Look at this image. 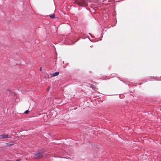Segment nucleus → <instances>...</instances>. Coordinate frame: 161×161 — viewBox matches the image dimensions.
I'll use <instances>...</instances> for the list:
<instances>
[{"label": "nucleus", "mask_w": 161, "mask_h": 161, "mask_svg": "<svg viewBox=\"0 0 161 161\" xmlns=\"http://www.w3.org/2000/svg\"><path fill=\"white\" fill-rule=\"evenodd\" d=\"M16 161H20V160H19V159H17L16 160Z\"/></svg>", "instance_id": "8"}, {"label": "nucleus", "mask_w": 161, "mask_h": 161, "mask_svg": "<svg viewBox=\"0 0 161 161\" xmlns=\"http://www.w3.org/2000/svg\"><path fill=\"white\" fill-rule=\"evenodd\" d=\"M124 97V95H122V97Z\"/></svg>", "instance_id": "11"}, {"label": "nucleus", "mask_w": 161, "mask_h": 161, "mask_svg": "<svg viewBox=\"0 0 161 161\" xmlns=\"http://www.w3.org/2000/svg\"><path fill=\"white\" fill-rule=\"evenodd\" d=\"M59 72H55L54 73H53L52 75V76H53V77L56 76L57 75H58L59 74Z\"/></svg>", "instance_id": "3"}, {"label": "nucleus", "mask_w": 161, "mask_h": 161, "mask_svg": "<svg viewBox=\"0 0 161 161\" xmlns=\"http://www.w3.org/2000/svg\"><path fill=\"white\" fill-rule=\"evenodd\" d=\"M49 88H50V87H48V88H47V90H49Z\"/></svg>", "instance_id": "9"}, {"label": "nucleus", "mask_w": 161, "mask_h": 161, "mask_svg": "<svg viewBox=\"0 0 161 161\" xmlns=\"http://www.w3.org/2000/svg\"><path fill=\"white\" fill-rule=\"evenodd\" d=\"M13 144H10L9 143H7V146H11L13 145Z\"/></svg>", "instance_id": "6"}, {"label": "nucleus", "mask_w": 161, "mask_h": 161, "mask_svg": "<svg viewBox=\"0 0 161 161\" xmlns=\"http://www.w3.org/2000/svg\"><path fill=\"white\" fill-rule=\"evenodd\" d=\"M49 16L51 18L54 19L55 17V15L53 14L50 15Z\"/></svg>", "instance_id": "4"}, {"label": "nucleus", "mask_w": 161, "mask_h": 161, "mask_svg": "<svg viewBox=\"0 0 161 161\" xmlns=\"http://www.w3.org/2000/svg\"><path fill=\"white\" fill-rule=\"evenodd\" d=\"M29 110H26V111H25V112H24V113L25 114H27L28 113H29Z\"/></svg>", "instance_id": "5"}, {"label": "nucleus", "mask_w": 161, "mask_h": 161, "mask_svg": "<svg viewBox=\"0 0 161 161\" xmlns=\"http://www.w3.org/2000/svg\"><path fill=\"white\" fill-rule=\"evenodd\" d=\"M44 153L42 151H38L35 153H34L33 156L35 159H40L43 156Z\"/></svg>", "instance_id": "1"}, {"label": "nucleus", "mask_w": 161, "mask_h": 161, "mask_svg": "<svg viewBox=\"0 0 161 161\" xmlns=\"http://www.w3.org/2000/svg\"><path fill=\"white\" fill-rule=\"evenodd\" d=\"M42 70V67H41L39 69V70L40 71H41Z\"/></svg>", "instance_id": "7"}, {"label": "nucleus", "mask_w": 161, "mask_h": 161, "mask_svg": "<svg viewBox=\"0 0 161 161\" xmlns=\"http://www.w3.org/2000/svg\"><path fill=\"white\" fill-rule=\"evenodd\" d=\"M8 137V134H3L0 135V139H5Z\"/></svg>", "instance_id": "2"}, {"label": "nucleus", "mask_w": 161, "mask_h": 161, "mask_svg": "<svg viewBox=\"0 0 161 161\" xmlns=\"http://www.w3.org/2000/svg\"><path fill=\"white\" fill-rule=\"evenodd\" d=\"M89 35H90L91 36V37H92V36H91V34L90 33H89Z\"/></svg>", "instance_id": "10"}]
</instances>
